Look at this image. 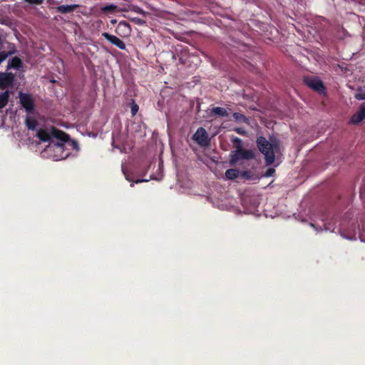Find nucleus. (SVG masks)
<instances>
[{
  "mask_svg": "<svg viewBox=\"0 0 365 365\" xmlns=\"http://www.w3.org/2000/svg\"><path fill=\"white\" fill-rule=\"evenodd\" d=\"M25 1L31 4L39 5L43 2V0H25Z\"/></svg>",
  "mask_w": 365,
  "mask_h": 365,
  "instance_id": "obj_22",
  "label": "nucleus"
},
{
  "mask_svg": "<svg viewBox=\"0 0 365 365\" xmlns=\"http://www.w3.org/2000/svg\"><path fill=\"white\" fill-rule=\"evenodd\" d=\"M36 136L42 142H48V145L41 153L43 158L61 160L69 155L65 150L66 146H71L73 149L78 150V145L76 141L70 140L66 133L53 128L40 129L37 131Z\"/></svg>",
  "mask_w": 365,
  "mask_h": 365,
  "instance_id": "obj_1",
  "label": "nucleus"
},
{
  "mask_svg": "<svg viewBox=\"0 0 365 365\" xmlns=\"http://www.w3.org/2000/svg\"><path fill=\"white\" fill-rule=\"evenodd\" d=\"M115 32L118 36L127 38L131 34L130 25L125 21H120L116 27Z\"/></svg>",
  "mask_w": 365,
  "mask_h": 365,
  "instance_id": "obj_8",
  "label": "nucleus"
},
{
  "mask_svg": "<svg viewBox=\"0 0 365 365\" xmlns=\"http://www.w3.org/2000/svg\"><path fill=\"white\" fill-rule=\"evenodd\" d=\"M274 170L273 168H269L265 173V176L270 177L274 174Z\"/></svg>",
  "mask_w": 365,
  "mask_h": 365,
  "instance_id": "obj_26",
  "label": "nucleus"
},
{
  "mask_svg": "<svg viewBox=\"0 0 365 365\" xmlns=\"http://www.w3.org/2000/svg\"><path fill=\"white\" fill-rule=\"evenodd\" d=\"M257 146L260 152L264 155L267 165H272L276 155L279 153V142L274 139L269 142L265 138L259 137L257 140Z\"/></svg>",
  "mask_w": 365,
  "mask_h": 365,
  "instance_id": "obj_2",
  "label": "nucleus"
},
{
  "mask_svg": "<svg viewBox=\"0 0 365 365\" xmlns=\"http://www.w3.org/2000/svg\"><path fill=\"white\" fill-rule=\"evenodd\" d=\"M359 238L362 242H365V238L364 237V235L362 232H359Z\"/></svg>",
  "mask_w": 365,
  "mask_h": 365,
  "instance_id": "obj_27",
  "label": "nucleus"
},
{
  "mask_svg": "<svg viewBox=\"0 0 365 365\" xmlns=\"http://www.w3.org/2000/svg\"><path fill=\"white\" fill-rule=\"evenodd\" d=\"M212 112L214 114H215L218 116H222V117H227L229 115V113L227 112V110L225 108H221V107L213 108L212 110Z\"/></svg>",
  "mask_w": 365,
  "mask_h": 365,
  "instance_id": "obj_14",
  "label": "nucleus"
},
{
  "mask_svg": "<svg viewBox=\"0 0 365 365\" xmlns=\"http://www.w3.org/2000/svg\"><path fill=\"white\" fill-rule=\"evenodd\" d=\"M238 170L236 169H229L225 172V177L229 180H234L238 176Z\"/></svg>",
  "mask_w": 365,
  "mask_h": 365,
  "instance_id": "obj_15",
  "label": "nucleus"
},
{
  "mask_svg": "<svg viewBox=\"0 0 365 365\" xmlns=\"http://www.w3.org/2000/svg\"><path fill=\"white\" fill-rule=\"evenodd\" d=\"M116 143V140L113 138L112 143L113 148L119 149L120 152H127V148L125 145L120 146L119 145H117Z\"/></svg>",
  "mask_w": 365,
  "mask_h": 365,
  "instance_id": "obj_19",
  "label": "nucleus"
},
{
  "mask_svg": "<svg viewBox=\"0 0 365 365\" xmlns=\"http://www.w3.org/2000/svg\"><path fill=\"white\" fill-rule=\"evenodd\" d=\"M111 23H112V24H115V23H116V20H112V21H111Z\"/></svg>",
  "mask_w": 365,
  "mask_h": 365,
  "instance_id": "obj_29",
  "label": "nucleus"
},
{
  "mask_svg": "<svg viewBox=\"0 0 365 365\" xmlns=\"http://www.w3.org/2000/svg\"><path fill=\"white\" fill-rule=\"evenodd\" d=\"M26 123L29 130H34L36 128V120L29 116L26 118Z\"/></svg>",
  "mask_w": 365,
  "mask_h": 365,
  "instance_id": "obj_16",
  "label": "nucleus"
},
{
  "mask_svg": "<svg viewBox=\"0 0 365 365\" xmlns=\"http://www.w3.org/2000/svg\"><path fill=\"white\" fill-rule=\"evenodd\" d=\"M125 175L126 179L130 181V179L125 174Z\"/></svg>",
  "mask_w": 365,
  "mask_h": 365,
  "instance_id": "obj_30",
  "label": "nucleus"
},
{
  "mask_svg": "<svg viewBox=\"0 0 365 365\" xmlns=\"http://www.w3.org/2000/svg\"><path fill=\"white\" fill-rule=\"evenodd\" d=\"M310 226L314 229L317 233L320 232L322 230H326L331 232L338 233L341 237L348 240L355 241L357 239L356 227L353 225V229L351 230H345L341 224L339 227H336V226H335L332 222L324 223V228H322L320 225L314 222H311Z\"/></svg>",
  "mask_w": 365,
  "mask_h": 365,
  "instance_id": "obj_3",
  "label": "nucleus"
},
{
  "mask_svg": "<svg viewBox=\"0 0 365 365\" xmlns=\"http://www.w3.org/2000/svg\"><path fill=\"white\" fill-rule=\"evenodd\" d=\"M20 63V61L16 58H14L12 59V63L10 65L12 67H18L19 66V64Z\"/></svg>",
  "mask_w": 365,
  "mask_h": 365,
  "instance_id": "obj_24",
  "label": "nucleus"
},
{
  "mask_svg": "<svg viewBox=\"0 0 365 365\" xmlns=\"http://www.w3.org/2000/svg\"><path fill=\"white\" fill-rule=\"evenodd\" d=\"M356 98L359 100L365 99V90L360 89L355 95Z\"/></svg>",
  "mask_w": 365,
  "mask_h": 365,
  "instance_id": "obj_20",
  "label": "nucleus"
},
{
  "mask_svg": "<svg viewBox=\"0 0 365 365\" xmlns=\"http://www.w3.org/2000/svg\"><path fill=\"white\" fill-rule=\"evenodd\" d=\"M150 179H156V178L154 177H150Z\"/></svg>",
  "mask_w": 365,
  "mask_h": 365,
  "instance_id": "obj_31",
  "label": "nucleus"
},
{
  "mask_svg": "<svg viewBox=\"0 0 365 365\" xmlns=\"http://www.w3.org/2000/svg\"><path fill=\"white\" fill-rule=\"evenodd\" d=\"M148 179H138L135 181V183L141 182H148Z\"/></svg>",
  "mask_w": 365,
  "mask_h": 365,
  "instance_id": "obj_28",
  "label": "nucleus"
},
{
  "mask_svg": "<svg viewBox=\"0 0 365 365\" xmlns=\"http://www.w3.org/2000/svg\"><path fill=\"white\" fill-rule=\"evenodd\" d=\"M233 118L236 121L238 122H245L247 123L248 121V119L242 113H233Z\"/></svg>",
  "mask_w": 365,
  "mask_h": 365,
  "instance_id": "obj_17",
  "label": "nucleus"
},
{
  "mask_svg": "<svg viewBox=\"0 0 365 365\" xmlns=\"http://www.w3.org/2000/svg\"><path fill=\"white\" fill-rule=\"evenodd\" d=\"M138 110V106L137 104L133 103L131 106V113L134 115L136 114Z\"/></svg>",
  "mask_w": 365,
  "mask_h": 365,
  "instance_id": "obj_25",
  "label": "nucleus"
},
{
  "mask_svg": "<svg viewBox=\"0 0 365 365\" xmlns=\"http://www.w3.org/2000/svg\"><path fill=\"white\" fill-rule=\"evenodd\" d=\"M14 81V75L9 73H0V88H6L9 87Z\"/></svg>",
  "mask_w": 365,
  "mask_h": 365,
  "instance_id": "obj_11",
  "label": "nucleus"
},
{
  "mask_svg": "<svg viewBox=\"0 0 365 365\" xmlns=\"http://www.w3.org/2000/svg\"><path fill=\"white\" fill-rule=\"evenodd\" d=\"M19 97L22 107L29 114H32L34 111V101L32 96L28 93L20 92Z\"/></svg>",
  "mask_w": 365,
  "mask_h": 365,
  "instance_id": "obj_5",
  "label": "nucleus"
},
{
  "mask_svg": "<svg viewBox=\"0 0 365 365\" xmlns=\"http://www.w3.org/2000/svg\"><path fill=\"white\" fill-rule=\"evenodd\" d=\"M9 98V92L6 91L0 93V109L3 108L8 103Z\"/></svg>",
  "mask_w": 365,
  "mask_h": 365,
  "instance_id": "obj_13",
  "label": "nucleus"
},
{
  "mask_svg": "<svg viewBox=\"0 0 365 365\" xmlns=\"http://www.w3.org/2000/svg\"><path fill=\"white\" fill-rule=\"evenodd\" d=\"M365 119V103H362L357 112H356L350 119V123L354 125L359 124Z\"/></svg>",
  "mask_w": 365,
  "mask_h": 365,
  "instance_id": "obj_10",
  "label": "nucleus"
},
{
  "mask_svg": "<svg viewBox=\"0 0 365 365\" xmlns=\"http://www.w3.org/2000/svg\"><path fill=\"white\" fill-rule=\"evenodd\" d=\"M255 158V153L252 150H244L241 148L232 151L230 154V164L232 165L241 164L243 160Z\"/></svg>",
  "mask_w": 365,
  "mask_h": 365,
  "instance_id": "obj_4",
  "label": "nucleus"
},
{
  "mask_svg": "<svg viewBox=\"0 0 365 365\" xmlns=\"http://www.w3.org/2000/svg\"><path fill=\"white\" fill-rule=\"evenodd\" d=\"M257 207V205L255 204L254 205V207L253 208H249V207H247L245 206V210H246V212L248 213V214H256V212H255V209Z\"/></svg>",
  "mask_w": 365,
  "mask_h": 365,
  "instance_id": "obj_23",
  "label": "nucleus"
},
{
  "mask_svg": "<svg viewBox=\"0 0 365 365\" xmlns=\"http://www.w3.org/2000/svg\"><path fill=\"white\" fill-rule=\"evenodd\" d=\"M306 85L320 94L325 93V88L318 77H307L304 78Z\"/></svg>",
  "mask_w": 365,
  "mask_h": 365,
  "instance_id": "obj_6",
  "label": "nucleus"
},
{
  "mask_svg": "<svg viewBox=\"0 0 365 365\" xmlns=\"http://www.w3.org/2000/svg\"><path fill=\"white\" fill-rule=\"evenodd\" d=\"M193 140L197 142L200 145L205 146L207 145L208 138L207 133L205 128H199L192 137Z\"/></svg>",
  "mask_w": 365,
  "mask_h": 365,
  "instance_id": "obj_7",
  "label": "nucleus"
},
{
  "mask_svg": "<svg viewBox=\"0 0 365 365\" xmlns=\"http://www.w3.org/2000/svg\"><path fill=\"white\" fill-rule=\"evenodd\" d=\"M117 6L114 4H109L101 8V11L103 13L113 12L115 11Z\"/></svg>",
  "mask_w": 365,
  "mask_h": 365,
  "instance_id": "obj_18",
  "label": "nucleus"
},
{
  "mask_svg": "<svg viewBox=\"0 0 365 365\" xmlns=\"http://www.w3.org/2000/svg\"><path fill=\"white\" fill-rule=\"evenodd\" d=\"M102 36L110 43H111L113 45L115 46L121 50H125L126 46L125 43L117 36L106 32L103 33Z\"/></svg>",
  "mask_w": 365,
  "mask_h": 365,
  "instance_id": "obj_9",
  "label": "nucleus"
},
{
  "mask_svg": "<svg viewBox=\"0 0 365 365\" xmlns=\"http://www.w3.org/2000/svg\"><path fill=\"white\" fill-rule=\"evenodd\" d=\"M77 5H61L57 7V11L61 14H68L73 11Z\"/></svg>",
  "mask_w": 365,
  "mask_h": 365,
  "instance_id": "obj_12",
  "label": "nucleus"
},
{
  "mask_svg": "<svg viewBox=\"0 0 365 365\" xmlns=\"http://www.w3.org/2000/svg\"><path fill=\"white\" fill-rule=\"evenodd\" d=\"M11 53H9V52H6V51H2V52H0V63L4 61V60H6L7 58V57L11 54Z\"/></svg>",
  "mask_w": 365,
  "mask_h": 365,
  "instance_id": "obj_21",
  "label": "nucleus"
}]
</instances>
